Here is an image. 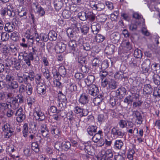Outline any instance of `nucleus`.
Masks as SVG:
<instances>
[{"mask_svg": "<svg viewBox=\"0 0 160 160\" xmlns=\"http://www.w3.org/2000/svg\"><path fill=\"white\" fill-rule=\"evenodd\" d=\"M78 23L75 21L72 24L71 27L73 28H68L67 31L68 35L71 38L73 39L70 40L68 42V46L71 49L75 51L77 47V45L76 41L78 40L76 34L79 32V29L77 27Z\"/></svg>", "mask_w": 160, "mask_h": 160, "instance_id": "nucleus-1", "label": "nucleus"}, {"mask_svg": "<svg viewBox=\"0 0 160 160\" xmlns=\"http://www.w3.org/2000/svg\"><path fill=\"white\" fill-rule=\"evenodd\" d=\"M23 102V96L21 94H18L15 98H11L9 102L11 107L13 109H16L19 107L18 102L21 103Z\"/></svg>", "mask_w": 160, "mask_h": 160, "instance_id": "nucleus-2", "label": "nucleus"}, {"mask_svg": "<svg viewBox=\"0 0 160 160\" xmlns=\"http://www.w3.org/2000/svg\"><path fill=\"white\" fill-rule=\"evenodd\" d=\"M58 97L59 101L58 106L61 109H64L67 102L66 96L62 93L61 91H59L58 94Z\"/></svg>", "mask_w": 160, "mask_h": 160, "instance_id": "nucleus-3", "label": "nucleus"}, {"mask_svg": "<svg viewBox=\"0 0 160 160\" xmlns=\"http://www.w3.org/2000/svg\"><path fill=\"white\" fill-rule=\"evenodd\" d=\"M18 59L20 60L23 59L25 62L28 66H31L30 60L34 59V57L31 54H23L22 53H20L18 56Z\"/></svg>", "mask_w": 160, "mask_h": 160, "instance_id": "nucleus-4", "label": "nucleus"}, {"mask_svg": "<svg viewBox=\"0 0 160 160\" xmlns=\"http://www.w3.org/2000/svg\"><path fill=\"white\" fill-rule=\"evenodd\" d=\"M34 116L36 120L42 121L45 118L44 113L42 112L39 106L36 107L33 112Z\"/></svg>", "mask_w": 160, "mask_h": 160, "instance_id": "nucleus-5", "label": "nucleus"}, {"mask_svg": "<svg viewBox=\"0 0 160 160\" xmlns=\"http://www.w3.org/2000/svg\"><path fill=\"white\" fill-rule=\"evenodd\" d=\"M2 129L6 138H8L12 135L13 129L9 124L7 123L5 124L2 127Z\"/></svg>", "mask_w": 160, "mask_h": 160, "instance_id": "nucleus-6", "label": "nucleus"}, {"mask_svg": "<svg viewBox=\"0 0 160 160\" xmlns=\"http://www.w3.org/2000/svg\"><path fill=\"white\" fill-rule=\"evenodd\" d=\"M50 128L52 134L54 135L55 137H59L61 133V131L60 128L57 126V124L54 123H51Z\"/></svg>", "mask_w": 160, "mask_h": 160, "instance_id": "nucleus-7", "label": "nucleus"}, {"mask_svg": "<svg viewBox=\"0 0 160 160\" xmlns=\"http://www.w3.org/2000/svg\"><path fill=\"white\" fill-rule=\"evenodd\" d=\"M15 115L16 116L17 121L19 122H22L25 119L26 117L25 113L23 111V109L21 107L16 110Z\"/></svg>", "mask_w": 160, "mask_h": 160, "instance_id": "nucleus-8", "label": "nucleus"}, {"mask_svg": "<svg viewBox=\"0 0 160 160\" xmlns=\"http://www.w3.org/2000/svg\"><path fill=\"white\" fill-rule=\"evenodd\" d=\"M111 133L113 136L120 138H123L125 134V132L121 129H117L115 127L111 129Z\"/></svg>", "mask_w": 160, "mask_h": 160, "instance_id": "nucleus-9", "label": "nucleus"}, {"mask_svg": "<svg viewBox=\"0 0 160 160\" xmlns=\"http://www.w3.org/2000/svg\"><path fill=\"white\" fill-rule=\"evenodd\" d=\"M73 111L76 114H80L81 117L87 116L88 113L87 109L82 108L78 106L74 107Z\"/></svg>", "mask_w": 160, "mask_h": 160, "instance_id": "nucleus-10", "label": "nucleus"}, {"mask_svg": "<svg viewBox=\"0 0 160 160\" xmlns=\"http://www.w3.org/2000/svg\"><path fill=\"white\" fill-rule=\"evenodd\" d=\"M132 115L135 118V123L137 125H140L142 124L143 118L139 111L138 110L133 111L132 112Z\"/></svg>", "mask_w": 160, "mask_h": 160, "instance_id": "nucleus-11", "label": "nucleus"}, {"mask_svg": "<svg viewBox=\"0 0 160 160\" xmlns=\"http://www.w3.org/2000/svg\"><path fill=\"white\" fill-rule=\"evenodd\" d=\"M140 61L134 57L129 58L128 63L129 65L132 68H135L139 67Z\"/></svg>", "mask_w": 160, "mask_h": 160, "instance_id": "nucleus-12", "label": "nucleus"}, {"mask_svg": "<svg viewBox=\"0 0 160 160\" xmlns=\"http://www.w3.org/2000/svg\"><path fill=\"white\" fill-rule=\"evenodd\" d=\"M98 88L94 84L89 86L88 88V93L91 95L96 96L99 93Z\"/></svg>", "mask_w": 160, "mask_h": 160, "instance_id": "nucleus-13", "label": "nucleus"}, {"mask_svg": "<svg viewBox=\"0 0 160 160\" xmlns=\"http://www.w3.org/2000/svg\"><path fill=\"white\" fill-rule=\"evenodd\" d=\"M78 101L81 105H86L88 103L89 101L88 95L86 93H82L80 95Z\"/></svg>", "mask_w": 160, "mask_h": 160, "instance_id": "nucleus-14", "label": "nucleus"}, {"mask_svg": "<svg viewBox=\"0 0 160 160\" xmlns=\"http://www.w3.org/2000/svg\"><path fill=\"white\" fill-rule=\"evenodd\" d=\"M46 86L42 83H38L37 86L38 93L41 95H44L46 93Z\"/></svg>", "mask_w": 160, "mask_h": 160, "instance_id": "nucleus-15", "label": "nucleus"}, {"mask_svg": "<svg viewBox=\"0 0 160 160\" xmlns=\"http://www.w3.org/2000/svg\"><path fill=\"white\" fill-rule=\"evenodd\" d=\"M66 44L62 42H59L55 47V49L58 53L63 52L66 49Z\"/></svg>", "mask_w": 160, "mask_h": 160, "instance_id": "nucleus-16", "label": "nucleus"}, {"mask_svg": "<svg viewBox=\"0 0 160 160\" xmlns=\"http://www.w3.org/2000/svg\"><path fill=\"white\" fill-rule=\"evenodd\" d=\"M151 64L150 61L149 59L145 60L142 64V68L145 72L149 70Z\"/></svg>", "mask_w": 160, "mask_h": 160, "instance_id": "nucleus-17", "label": "nucleus"}, {"mask_svg": "<svg viewBox=\"0 0 160 160\" xmlns=\"http://www.w3.org/2000/svg\"><path fill=\"white\" fill-rule=\"evenodd\" d=\"M28 74V75H25V82H26L27 84L33 81L35 77V73L32 71L29 72Z\"/></svg>", "mask_w": 160, "mask_h": 160, "instance_id": "nucleus-18", "label": "nucleus"}, {"mask_svg": "<svg viewBox=\"0 0 160 160\" xmlns=\"http://www.w3.org/2000/svg\"><path fill=\"white\" fill-rule=\"evenodd\" d=\"M92 31L94 34H97L100 30L101 25L96 22H93L91 26Z\"/></svg>", "mask_w": 160, "mask_h": 160, "instance_id": "nucleus-19", "label": "nucleus"}, {"mask_svg": "<svg viewBox=\"0 0 160 160\" xmlns=\"http://www.w3.org/2000/svg\"><path fill=\"white\" fill-rule=\"evenodd\" d=\"M28 138L29 140H31L32 142H37L39 140L40 143H41L42 139L41 138L40 136L37 135L35 133H33L28 135Z\"/></svg>", "mask_w": 160, "mask_h": 160, "instance_id": "nucleus-20", "label": "nucleus"}, {"mask_svg": "<svg viewBox=\"0 0 160 160\" xmlns=\"http://www.w3.org/2000/svg\"><path fill=\"white\" fill-rule=\"evenodd\" d=\"M110 38L112 42L116 43L120 39V34L118 32H114L110 35Z\"/></svg>", "mask_w": 160, "mask_h": 160, "instance_id": "nucleus-21", "label": "nucleus"}, {"mask_svg": "<svg viewBox=\"0 0 160 160\" xmlns=\"http://www.w3.org/2000/svg\"><path fill=\"white\" fill-rule=\"evenodd\" d=\"M36 7L37 12L38 13L40 16H44L45 14V12L44 9L38 3H34Z\"/></svg>", "mask_w": 160, "mask_h": 160, "instance_id": "nucleus-22", "label": "nucleus"}, {"mask_svg": "<svg viewBox=\"0 0 160 160\" xmlns=\"http://www.w3.org/2000/svg\"><path fill=\"white\" fill-rule=\"evenodd\" d=\"M97 127L96 126H90L87 129L88 134L91 136H93L96 132Z\"/></svg>", "mask_w": 160, "mask_h": 160, "instance_id": "nucleus-23", "label": "nucleus"}, {"mask_svg": "<svg viewBox=\"0 0 160 160\" xmlns=\"http://www.w3.org/2000/svg\"><path fill=\"white\" fill-rule=\"evenodd\" d=\"M153 89L150 84L144 85L143 89V93L146 94H150L152 92Z\"/></svg>", "mask_w": 160, "mask_h": 160, "instance_id": "nucleus-24", "label": "nucleus"}, {"mask_svg": "<svg viewBox=\"0 0 160 160\" xmlns=\"http://www.w3.org/2000/svg\"><path fill=\"white\" fill-rule=\"evenodd\" d=\"M78 121H80V120H78L77 118L72 119V120L70 121V125L74 129L78 130L79 125Z\"/></svg>", "mask_w": 160, "mask_h": 160, "instance_id": "nucleus-25", "label": "nucleus"}, {"mask_svg": "<svg viewBox=\"0 0 160 160\" xmlns=\"http://www.w3.org/2000/svg\"><path fill=\"white\" fill-rule=\"evenodd\" d=\"M95 80V77L92 75H88L87 78L85 79V82L87 86L92 85Z\"/></svg>", "mask_w": 160, "mask_h": 160, "instance_id": "nucleus-26", "label": "nucleus"}, {"mask_svg": "<svg viewBox=\"0 0 160 160\" xmlns=\"http://www.w3.org/2000/svg\"><path fill=\"white\" fill-rule=\"evenodd\" d=\"M14 29V25L10 22L7 23L4 27L5 30L8 32H12Z\"/></svg>", "mask_w": 160, "mask_h": 160, "instance_id": "nucleus-27", "label": "nucleus"}, {"mask_svg": "<svg viewBox=\"0 0 160 160\" xmlns=\"http://www.w3.org/2000/svg\"><path fill=\"white\" fill-rule=\"evenodd\" d=\"M84 149L85 152L89 155H92L93 153V147L90 145L86 144L84 145Z\"/></svg>", "mask_w": 160, "mask_h": 160, "instance_id": "nucleus-28", "label": "nucleus"}, {"mask_svg": "<svg viewBox=\"0 0 160 160\" xmlns=\"http://www.w3.org/2000/svg\"><path fill=\"white\" fill-rule=\"evenodd\" d=\"M53 3L55 9L57 11L59 10L61 8L63 4L61 0H54Z\"/></svg>", "mask_w": 160, "mask_h": 160, "instance_id": "nucleus-29", "label": "nucleus"}, {"mask_svg": "<svg viewBox=\"0 0 160 160\" xmlns=\"http://www.w3.org/2000/svg\"><path fill=\"white\" fill-rule=\"evenodd\" d=\"M114 49V46L112 44H111L106 47L105 50L107 51L106 53L107 54L111 55L113 53Z\"/></svg>", "mask_w": 160, "mask_h": 160, "instance_id": "nucleus-30", "label": "nucleus"}, {"mask_svg": "<svg viewBox=\"0 0 160 160\" xmlns=\"http://www.w3.org/2000/svg\"><path fill=\"white\" fill-rule=\"evenodd\" d=\"M123 145V142L121 140H117L114 142V147L115 149H120Z\"/></svg>", "mask_w": 160, "mask_h": 160, "instance_id": "nucleus-31", "label": "nucleus"}, {"mask_svg": "<svg viewBox=\"0 0 160 160\" xmlns=\"http://www.w3.org/2000/svg\"><path fill=\"white\" fill-rule=\"evenodd\" d=\"M126 92V90L124 87H121L118 88L116 91V95L117 96L121 95L123 97L125 95Z\"/></svg>", "mask_w": 160, "mask_h": 160, "instance_id": "nucleus-32", "label": "nucleus"}, {"mask_svg": "<svg viewBox=\"0 0 160 160\" xmlns=\"http://www.w3.org/2000/svg\"><path fill=\"white\" fill-rule=\"evenodd\" d=\"M112 63V61L110 59L104 60L101 64V68L102 70H105L107 68L109 65V63Z\"/></svg>", "mask_w": 160, "mask_h": 160, "instance_id": "nucleus-33", "label": "nucleus"}, {"mask_svg": "<svg viewBox=\"0 0 160 160\" xmlns=\"http://www.w3.org/2000/svg\"><path fill=\"white\" fill-rule=\"evenodd\" d=\"M8 86L10 89L13 90L17 88L19 86V85L18 82L14 80L8 83Z\"/></svg>", "mask_w": 160, "mask_h": 160, "instance_id": "nucleus-34", "label": "nucleus"}, {"mask_svg": "<svg viewBox=\"0 0 160 160\" xmlns=\"http://www.w3.org/2000/svg\"><path fill=\"white\" fill-rule=\"evenodd\" d=\"M49 39L50 41L55 40L57 38V34L54 31H51L48 33Z\"/></svg>", "mask_w": 160, "mask_h": 160, "instance_id": "nucleus-35", "label": "nucleus"}, {"mask_svg": "<svg viewBox=\"0 0 160 160\" xmlns=\"http://www.w3.org/2000/svg\"><path fill=\"white\" fill-rule=\"evenodd\" d=\"M95 15L92 12H87V19H88L91 22H93L95 20Z\"/></svg>", "mask_w": 160, "mask_h": 160, "instance_id": "nucleus-36", "label": "nucleus"}, {"mask_svg": "<svg viewBox=\"0 0 160 160\" xmlns=\"http://www.w3.org/2000/svg\"><path fill=\"white\" fill-rule=\"evenodd\" d=\"M17 79L18 82L20 83H23L24 82L25 84H27L26 82H25L26 80L24 74L22 75L19 73L17 74Z\"/></svg>", "mask_w": 160, "mask_h": 160, "instance_id": "nucleus-37", "label": "nucleus"}, {"mask_svg": "<svg viewBox=\"0 0 160 160\" xmlns=\"http://www.w3.org/2000/svg\"><path fill=\"white\" fill-rule=\"evenodd\" d=\"M71 145L68 141L63 142L61 143V147L62 149L67 151L70 148Z\"/></svg>", "mask_w": 160, "mask_h": 160, "instance_id": "nucleus-38", "label": "nucleus"}, {"mask_svg": "<svg viewBox=\"0 0 160 160\" xmlns=\"http://www.w3.org/2000/svg\"><path fill=\"white\" fill-rule=\"evenodd\" d=\"M95 37V39L96 42H102L105 38V37L103 35L100 34H96Z\"/></svg>", "mask_w": 160, "mask_h": 160, "instance_id": "nucleus-39", "label": "nucleus"}, {"mask_svg": "<svg viewBox=\"0 0 160 160\" xmlns=\"http://www.w3.org/2000/svg\"><path fill=\"white\" fill-rule=\"evenodd\" d=\"M87 12H79L78 14V17L82 21H85L87 19Z\"/></svg>", "mask_w": 160, "mask_h": 160, "instance_id": "nucleus-40", "label": "nucleus"}, {"mask_svg": "<svg viewBox=\"0 0 160 160\" xmlns=\"http://www.w3.org/2000/svg\"><path fill=\"white\" fill-rule=\"evenodd\" d=\"M62 15L64 18L68 19L71 17V13L70 11L65 9L62 12Z\"/></svg>", "mask_w": 160, "mask_h": 160, "instance_id": "nucleus-41", "label": "nucleus"}, {"mask_svg": "<svg viewBox=\"0 0 160 160\" xmlns=\"http://www.w3.org/2000/svg\"><path fill=\"white\" fill-rule=\"evenodd\" d=\"M153 80L154 83L157 85L160 84V76L157 74H154L153 76Z\"/></svg>", "mask_w": 160, "mask_h": 160, "instance_id": "nucleus-42", "label": "nucleus"}, {"mask_svg": "<svg viewBox=\"0 0 160 160\" xmlns=\"http://www.w3.org/2000/svg\"><path fill=\"white\" fill-rule=\"evenodd\" d=\"M28 124L27 123H25L23 126L22 128L23 135L25 138L27 137L28 134Z\"/></svg>", "mask_w": 160, "mask_h": 160, "instance_id": "nucleus-43", "label": "nucleus"}, {"mask_svg": "<svg viewBox=\"0 0 160 160\" xmlns=\"http://www.w3.org/2000/svg\"><path fill=\"white\" fill-rule=\"evenodd\" d=\"M31 148L32 149L36 152H38L39 151L38 145L37 142H32Z\"/></svg>", "mask_w": 160, "mask_h": 160, "instance_id": "nucleus-44", "label": "nucleus"}, {"mask_svg": "<svg viewBox=\"0 0 160 160\" xmlns=\"http://www.w3.org/2000/svg\"><path fill=\"white\" fill-rule=\"evenodd\" d=\"M77 90L76 85L74 83H70L68 88V90L71 92L76 91Z\"/></svg>", "mask_w": 160, "mask_h": 160, "instance_id": "nucleus-45", "label": "nucleus"}, {"mask_svg": "<svg viewBox=\"0 0 160 160\" xmlns=\"http://www.w3.org/2000/svg\"><path fill=\"white\" fill-rule=\"evenodd\" d=\"M113 152L110 149H108L106 151L105 157L108 159L111 160L113 157Z\"/></svg>", "mask_w": 160, "mask_h": 160, "instance_id": "nucleus-46", "label": "nucleus"}, {"mask_svg": "<svg viewBox=\"0 0 160 160\" xmlns=\"http://www.w3.org/2000/svg\"><path fill=\"white\" fill-rule=\"evenodd\" d=\"M59 72L60 74V76L64 77L66 74V70L65 67L63 66H60L58 68Z\"/></svg>", "mask_w": 160, "mask_h": 160, "instance_id": "nucleus-47", "label": "nucleus"}, {"mask_svg": "<svg viewBox=\"0 0 160 160\" xmlns=\"http://www.w3.org/2000/svg\"><path fill=\"white\" fill-rule=\"evenodd\" d=\"M6 81L9 83L10 82L15 80V78L13 75L11 74H8L6 75L5 77Z\"/></svg>", "mask_w": 160, "mask_h": 160, "instance_id": "nucleus-48", "label": "nucleus"}, {"mask_svg": "<svg viewBox=\"0 0 160 160\" xmlns=\"http://www.w3.org/2000/svg\"><path fill=\"white\" fill-rule=\"evenodd\" d=\"M81 32L84 35L86 34L88 32L89 28L86 25H83L81 27Z\"/></svg>", "mask_w": 160, "mask_h": 160, "instance_id": "nucleus-49", "label": "nucleus"}, {"mask_svg": "<svg viewBox=\"0 0 160 160\" xmlns=\"http://www.w3.org/2000/svg\"><path fill=\"white\" fill-rule=\"evenodd\" d=\"M120 128H123L126 127L127 125V122L124 120H120L118 122Z\"/></svg>", "mask_w": 160, "mask_h": 160, "instance_id": "nucleus-50", "label": "nucleus"}, {"mask_svg": "<svg viewBox=\"0 0 160 160\" xmlns=\"http://www.w3.org/2000/svg\"><path fill=\"white\" fill-rule=\"evenodd\" d=\"M33 88L32 87L30 83L27 84L26 88V93L28 95H31L32 92Z\"/></svg>", "mask_w": 160, "mask_h": 160, "instance_id": "nucleus-51", "label": "nucleus"}, {"mask_svg": "<svg viewBox=\"0 0 160 160\" xmlns=\"http://www.w3.org/2000/svg\"><path fill=\"white\" fill-rule=\"evenodd\" d=\"M100 63V60L97 58H94L92 61L91 63L92 67H98Z\"/></svg>", "mask_w": 160, "mask_h": 160, "instance_id": "nucleus-52", "label": "nucleus"}, {"mask_svg": "<svg viewBox=\"0 0 160 160\" xmlns=\"http://www.w3.org/2000/svg\"><path fill=\"white\" fill-rule=\"evenodd\" d=\"M123 46L126 48L127 50H130L131 49V46L130 42L127 40L123 41L122 43Z\"/></svg>", "mask_w": 160, "mask_h": 160, "instance_id": "nucleus-53", "label": "nucleus"}, {"mask_svg": "<svg viewBox=\"0 0 160 160\" xmlns=\"http://www.w3.org/2000/svg\"><path fill=\"white\" fill-rule=\"evenodd\" d=\"M9 104L6 102L0 103V112L9 108Z\"/></svg>", "mask_w": 160, "mask_h": 160, "instance_id": "nucleus-54", "label": "nucleus"}, {"mask_svg": "<svg viewBox=\"0 0 160 160\" xmlns=\"http://www.w3.org/2000/svg\"><path fill=\"white\" fill-rule=\"evenodd\" d=\"M134 55L137 58H141L142 56L141 50L138 49H135L134 51Z\"/></svg>", "mask_w": 160, "mask_h": 160, "instance_id": "nucleus-55", "label": "nucleus"}, {"mask_svg": "<svg viewBox=\"0 0 160 160\" xmlns=\"http://www.w3.org/2000/svg\"><path fill=\"white\" fill-rule=\"evenodd\" d=\"M45 71L43 72V75L48 81H49L51 79L50 72L46 68H45Z\"/></svg>", "mask_w": 160, "mask_h": 160, "instance_id": "nucleus-56", "label": "nucleus"}, {"mask_svg": "<svg viewBox=\"0 0 160 160\" xmlns=\"http://www.w3.org/2000/svg\"><path fill=\"white\" fill-rule=\"evenodd\" d=\"M117 82L113 80H112L108 83V85L110 88L111 89H115L117 87Z\"/></svg>", "mask_w": 160, "mask_h": 160, "instance_id": "nucleus-57", "label": "nucleus"}, {"mask_svg": "<svg viewBox=\"0 0 160 160\" xmlns=\"http://www.w3.org/2000/svg\"><path fill=\"white\" fill-rule=\"evenodd\" d=\"M35 99L32 97L28 98L27 100V102L28 105L31 108L32 105L35 103Z\"/></svg>", "mask_w": 160, "mask_h": 160, "instance_id": "nucleus-58", "label": "nucleus"}, {"mask_svg": "<svg viewBox=\"0 0 160 160\" xmlns=\"http://www.w3.org/2000/svg\"><path fill=\"white\" fill-rule=\"evenodd\" d=\"M39 37L41 40L44 42L47 41L49 38L48 34H47L43 33L40 34Z\"/></svg>", "mask_w": 160, "mask_h": 160, "instance_id": "nucleus-59", "label": "nucleus"}, {"mask_svg": "<svg viewBox=\"0 0 160 160\" xmlns=\"http://www.w3.org/2000/svg\"><path fill=\"white\" fill-rule=\"evenodd\" d=\"M102 138L101 135L95 133L92 138V139L95 143H97L98 141Z\"/></svg>", "mask_w": 160, "mask_h": 160, "instance_id": "nucleus-60", "label": "nucleus"}, {"mask_svg": "<svg viewBox=\"0 0 160 160\" xmlns=\"http://www.w3.org/2000/svg\"><path fill=\"white\" fill-rule=\"evenodd\" d=\"M123 76V72L120 71L117 72L114 75V77L116 79L122 80Z\"/></svg>", "mask_w": 160, "mask_h": 160, "instance_id": "nucleus-61", "label": "nucleus"}, {"mask_svg": "<svg viewBox=\"0 0 160 160\" xmlns=\"http://www.w3.org/2000/svg\"><path fill=\"white\" fill-rule=\"evenodd\" d=\"M9 37V35L6 32H2L1 34V40L3 41H6L8 40Z\"/></svg>", "mask_w": 160, "mask_h": 160, "instance_id": "nucleus-62", "label": "nucleus"}, {"mask_svg": "<svg viewBox=\"0 0 160 160\" xmlns=\"http://www.w3.org/2000/svg\"><path fill=\"white\" fill-rule=\"evenodd\" d=\"M41 132L43 137L48 138L49 137V130L47 128L42 130Z\"/></svg>", "mask_w": 160, "mask_h": 160, "instance_id": "nucleus-63", "label": "nucleus"}, {"mask_svg": "<svg viewBox=\"0 0 160 160\" xmlns=\"http://www.w3.org/2000/svg\"><path fill=\"white\" fill-rule=\"evenodd\" d=\"M133 101V99L132 98L131 95H129L126 97L124 99V102L126 103L128 105L129 104L132 102Z\"/></svg>", "mask_w": 160, "mask_h": 160, "instance_id": "nucleus-64", "label": "nucleus"}]
</instances>
